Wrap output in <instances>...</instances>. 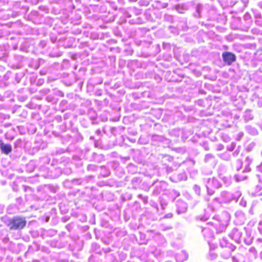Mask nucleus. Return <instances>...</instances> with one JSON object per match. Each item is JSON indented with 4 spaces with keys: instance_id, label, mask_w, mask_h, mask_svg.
Returning a JSON list of instances; mask_svg holds the SVG:
<instances>
[{
    "instance_id": "20e7f679",
    "label": "nucleus",
    "mask_w": 262,
    "mask_h": 262,
    "mask_svg": "<svg viewBox=\"0 0 262 262\" xmlns=\"http://www.w3.org/2000/svg\"><path fill=\"white\" fill-rule=\"evenodd\" d=\"M1 148L2 151L6 154H9L11 151L12 150V148L10 145L4 144L3 143L1 144Z\"/></svg>"
},
{
    "instance_id": "9d476101",
    "label": "nucleus",
    "mask_w": 262,
    "mask_h": 262,
    "mask_svg": "<svg viewBox=\"0 0 262 262\" xmlns=\"http://www.w3.org/2000/svg\"><path fill=\"white\" fill-rule=\"evenodd\" d=\"M211 194H213V192H211V191H210V192Z\"/></svg>"
},
{
    "instance_id": "7ed1b4c3",
    "label": "nucleus",
    "mask_w": 262,
    "mask_h": 262,
    "mask_svg": "<svg viewBox=\"0 0 262 262\" xmlns=\"http://www.w3.org/2000/svg\"><path fill=\"white\" fill-rule=\"evenodd\" d=\"M188 258L187 254L184 251H181L177 254L176 256V259L177 262H183L186 260Z\"/></svg>"
},
{
    "instance_id": "39448f33",
    "label": "nucleus",
    "mask_w": 262,
    "mask_h": 262,
    "mask_svg": "<svg viewBox=\"0 0 262 262\" xmlns=\"http://www.w3.org/2000/svg\"><path fill=\"white\" fill-rule=\"evenodd\" d=\"M187 209L186 204L182 202H179L178 204V212L179 213L185 212Z\"/></svg>"
},
{
    "instance_id": "f257e3e1",
    "label": "nucleus",
    "mask_w": 262,
    "mask_h": 262,
    "mask_svg": "<svg viewBox=\"0 0 262 262\" xmlns=\"http://www.w3.org/2000/svg\"><path fill=\"white\" fill-rule=\"evenodd\" d=\"M26 224L25 218L15 217L8 224L11 230H18L23 228Z\"/></svg>"
},
{
    "instance_id": "423d86ee",
    "label": "nucleus",
    "mask_w": 262,
    "mask_h": 262,
    "mask_svg": "<svg viewBox=\"0 0 262 262\" xmlns=\"http://www.w3.org/2000/svg\"><path fill=\"white\" fill-rule=\"evenodd\" d=\"M242 203V205H243L244 206H245L246 205V203L244 202V203Z\"/></svg>"
},
{
    "instance_id": "f03ea898",
    "label": "nucleus",
    "mask_w": 262,
    "mask_h": 262,
    "mask_svg": "<svg viewBox=\"0 0 262 262\" xmlns=\"http://www.w3.org/2000/svg\"><path fill=\"white\" fill-rule=\"evenodd\" d=\"M224 61L228 64H231L235 60V56L231 53L227 52L223 54Z\"/></svg>"
},
{
    "instance_id": "0eeeda50",
    "label": "nucleus",
    "mask_w": 262,
    "mask_h": 262,
    "mask_svg": "<svg viewBox=\"0 0 262 262\" xmlns=\"http://www.w3.org/2000/svg\"><path fill=\"white\" fill-rule=\"evenodd\" d=\"M212 182H216V180H215V179H212Z\"/></svg>"
},
{
    "instance_id": "1a4fd4ad",
    "label": "nucleus",
    "mask_w": 262,
    "mask_h": 262,
    "mask_svg": "<svg viewBox=\"0 0 262 262\" xmlns=\"http://www.w3.org/2000/svg\"><path fill=\"white\" fill-rule=\"evenodd\" d=\"M211 194H213V192H211V191H210V192Z\"/></svg>"
},
{
    "instance_id": "6e6552de",
    "label": "nucleus",
    "mask_w": 262,
    "mask_h": 262,
    "mask_svg": "<svg viewBox=\"0 0 262 262\" xmlns=\"http://www.w3.org/2000/svg\"><path fill=\"white\" fill-rule=\"evenodd\" d=\"M236 180H237V181H241V180H240V179H238V178H237V179H236Z\"/></svg>"
}]
</instances>
